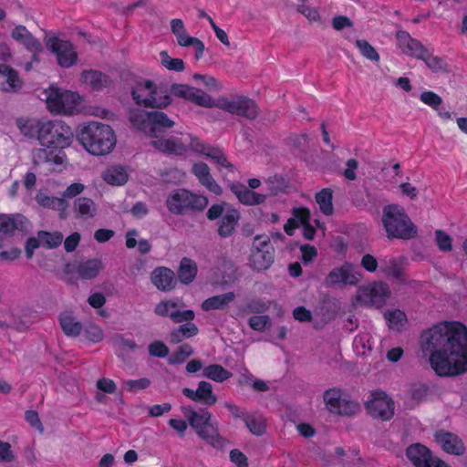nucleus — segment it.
<instances>
[{
    "label": "nucleus",
    "instance_id": "9d476101",
    "mask_svg": "<svg viewBox=\"0 0 467 467\" xmlns=\"http://www.w3.org/2000/svg\"><path fill=\"white\" fill-rule=\"evenodd\" d=\"M365 408L371 417L381 420H389L394 416V401L380 389L369 393Z\"/></svg>",
    "mask_w": 467,
    "mask_h": 467
},
{
    "label": "nucleus",
    "instance_id": "79ce46f5",
    "mask_svg": "<svg viewBox=\"0 0 467 467\" xmlns=\"http://www.w3.org/2000/svg\"><path fill=\"white\" fill-rule=\"evenodd\" d=\"M384 273L395 284H406L408 282L404 269L397 259L390 260Z\"/></svg>",
    "mask_w": 467,
    "mask_h": 467
},
{
    "label": "nucleus",
    "instance_id": "f257e3e1",
    "mask_svg": "<svg viewBox=\"0 0 467 467\" xmlns=\"http://www.w3.org/2000/svg\"><path fill=\"white\" fill-rule=\"evenodd\" d=\"M421 348L430 352L431 368L440 377L467 372V327L459 322L434 325L420 336Z\"/></svg>",
    "mask_w": 467,
    "mask_h": 467
},
{
    "label": "nucleus",
    "instance_id": "864d4df0",
    "mask_svg": "<svg viewBox=\"0 0 467 467\" xmlns=\"http://www.w3.org/2000/svg\"><path fill=\"white\" fill-rule=\"evenodd\" d=\"M61 102L59 110L70 111L75 106L79 104L80 97L75 92L65 90L62 95Z\"/></svg>",
    "mask_w": 467,
    "mask_h": 467
},
{
    "label": "nucleus",
    "instance_id": "13d9d810",
    "mask_svg": "<svg viewBox=\"0 0 467 467\" xmlns=\"http://www.w3.org/2000/svg\"><path fill=\"white\" fill-rule=\"evenodd\" d=\"M149 355L154 358H163L168 356L169 348L161 340L151 342L149 347Z\"/></svg>",
    "mask_w": 467,
    "mask_h": 467
},
{
    "label": "nucleus",
    "instance_id": "338daca9",
    "mask_svg": "<svg viewBox=\"0 0 467 467\" xmlns=\"http://www.w3.org/2000/svg\"><path fill=\"white\" fill-rule=\"evenodd\" d=\"M230 461L237 467H248V458L238 449L231 450L229 453Z\"/></svg>",
    "mask_w": 467,
    "mask_h": 467
},
{
    "label": "nucleus",
    "instance_id": "f704fd0d",
    "mask_svg": "<svg viewBox=\"0 0 467 467\" xmlns=\"http://www.w3.org/2000/svg\"><path fill=\"white\" fill-rule=\"evenodd\" d=\"M102 268V263L99 259H89L81 262L77 266V273L81 279L90 280L97 277Z\"/></svg>",
    "mask_w": 467,
    "mask_h": 467
},
{
    "label": "nucleus",
    "instance_id": "603ef678",
    "mask_svg": "<svg viewBox=\"0 0 467 467\" xmlns=\"http://www.w3.org/2000/svg\"><path fill=\"white\" fill-rule=\"evenodd\" d=\"M359 410V404L355 400H350L343 398L341 400L338 409L334 412V414L342 415V416H352L356 414Z\"/></svg>",
    "mask_w": 467,
    "mask_h": 467
},
{
    "label": "nucleus",
    "instance_id": "bb28decb",
    "mask_svg": "<svg viewBox=\"0 0 467 467\" xmlns=\"http://www.w3.org/2000/svg\"><path fill=\"white\" fill-rule=\"evenodd\" d=\"M36 201L44 208L57 210L61 219H65L67 217L66 210L68 203L64 198L48 196L43 192H38L36 195Z\"/></svg>",
    "mask_w": 467,
    "mask_h": 467
},
{
    "label": "nucleus",
    "instance_id": "c9c22d12",
    "mask_svg": "<svg viewBox=\"0 0 467 467\" xmlns=\"http://www.w3.org/2000/svg\"><path fill=\"white\" fill-rule=\"evenodd\" d=\"M44 121L35 119H16V126L20 132L27 138H36L40 141L41 129Z\"/></svg>",
    "mask_w": 467,
    "mask_h": 467
},
{
    "label": "nucleus",
    "instance_id": "6e6552de",
    "mask_svg": "<svg viewBox=\"0 0 467 467\" xmlns=\"http://www.w3.org/2000/svg\"><path fill=\"white\" fill-rule=\"evenodd\" d=\"M208 108H218L233 115L244 117L248 119H254L257 118L259 109L252 99L245 96H232L220 97L213 99L211 97L210 105Z\"/></svg>",
    "mask_w": 467,
    "mask_h": 467
},
{
    "label": "nucleus",
    "instance_id": "f8f14e48",
    "mask_svg": "<svg viewBox=\"0 0 467 467\" xmlns=\"http://www.w3.org/2000/svg\"><path fill=\"white\" fill-rule=\"evenodd\" d=\"M389 296L390 290L388 284L383 281H378L368 285L359 287L357 299L366 306L381 307L386 304Z\"/></svg>",
    "mask_w": 467,
    "mask_h": 467
},
{
    "label": "nucleus",
    "instance_id": "423d86ee",
    "mask_svg": "<svg viewBox=\"0 0 467 467\" xmlns=\"http://www.w3.org/2000/svg\"><path fill=\"white\" fill-rule=\"evenodd\" d=\"M130 93L135 103L146 109H165L172 103L169 94L161 95L164 93L162 87L150 79L136 82Z\"/></svg>",
    "mask_w": 467,
    "mask_h": 467
},
{
    "label": "nucleus",
    "instance_id": "49530a36",
    "mask_svg": "<svg viewBox=\"0 0 467 467\" xmlns=\"http://www.w3.org/2000/svg\"><path fill=\"white\" fill-rule=\"evenodd\" d=\"M323 398L327 410L331 413H334L337 409H338V406L343 400L341 397V390L336 388L326 390Z\"/></svg>",
    "mask_w": 467,
    "mask_h": 467
},
{
    "label": "nucleus",
    "instance_id": "c85d7f7f",
    "mask_svg": "<svg viewBox=\"0 0 467 467\" xmlns=\"http://www.w3.org/2000/svg\"><path fill=\"white\" fill-rule=\"evenodd\" d=\"M83 81L88 84L93 90H101L111 84L109 76L97 70H85L82 72Z\"/></svg>",
    "mask_w": 467,
    "mask_h": 467
},
{
    "label": "nucleus",
    "instance_id": "f03ea898",
    "mask_svg": "<svg viewBox=\"0 0 467 467\" xmlns=\"http://www.w3.org/2000/svg\"><path fill=\"white\" fill-rule=\"evenodd\" d=\"M76 139L88 152L94 156L110 153L117 142L113 129L108 124L98 121L78 126Z\"/></svg>",
    "mask_w": 467,
    "mask_h": 467
},
{
    "label": "nucleus",
    "instance_id": "412c9836",
    "mask_svg": "<svg viewBox=\"0 0 467 467\" xmlns=\"http://www.w3.org/2000/svg\"><path fill=\"white\" fill-rule=\"evenodd\" d=\"M151 283L161 291H171L175 288L177 279L172 270L160 266L155 268L150 276Z\"/></svg>",
    "mask_w": 467,
    "mask_h": 467
},
{
    "label": "nucleus",
    "instance_id": "2eb2a0df",
    "mask_svg": "<svg viewBox=\"0 0 467 467\" xmlns=\"http://www.w3.org/2000/svg\"><path fill=\"white\" fill-rule=\"evenodd\" d=\"M361 277L359 272L355 271V266L351 263H344L340 267H336L326 277L325 283L327 286L341 285H356Z\"/></svg>",
    "mask_w": 467,
    "mask_h": 467
},
{
    "label": "nucleus",
    "instance_id": "aec40b11",
    "mask_svg": "<svg viewBox=\"0 0 467 467\" xmlns=\"http://www.w3.org/2000/svg\"><path fill=\"white\" fill-rule=\"evenodd\" d=\"M406 456L415 467H431L433 463L431 450L421 443L410 445L406 450Z\"/></svg>",
    "mask_w": 467,
    "mask_h": 467
},
{
    "label": "nucleus",
    "instance_id": "ddd939ff",
    "mask_svg": "<svg viewBox=\"0 0 467 467\" xmlns=\"http://www.w3.org/2000/svg\"><path fill=\"white\" fill-rule=\"evenodd\" d=\"M162 91H164L162 95L167 93L171 97L172 95L203 108H208L211 101L209 94L187 84L174 83L169 89L162 88Z\"/></svg>",
    "mask_w": 467,
    "mask_h": 467
},
{
    "label": "nucleus",
    "instance_id": "6ab92c4d",
    "mask_svg": "<svg viewBox=\"0 0 467 467\" xmlns=\"http://www.w3.org/2000/svg\"><path fill=\"white\" fill-rule=\"evenodd\" d=\"M434 438L447 453L460 456L465 452L462 441L452 432L439 430L435 432Z\"/></svg>",
    "mask_w": 467,
    "mask_h": 467
},
{
    "label": "nucleus",
    "instance_id": "473e14b6",
    "mask_svg": "<svg viewBox=\"0 0 467 467\" xmlns=\"http://www.w3.org/2000/svg\"><path fill=\"white\" fill-rule=\"evenodd\" d=\"M199 333L197 326L188 322L172 329L169 334V341L171 344H179L186 338L196 336Z\"/></svg>",
    "mask_w": 467,
    "mask_h": 467
},
{
    "label": "nucleus",
    "instance_id": "052dcab7",
    "mask_svg": "<svg viewBox=\"0 0 467 467\" xmlns=\"http://www.w3.org/2000/svg\"><path fill=\"white\" fill-rule=\"evenodd\" d=\"M420 99L426 105L438 110L442 103V99L433 91H424L420 94Z\"/></svg>",
    "mask_w": 467,
    "mask_h": 467
},
{
    "label": "nucleus",
    "instance_id": "a19ab883",
    "mask_svg": "<svg viewBox=\"0 0 467 467\" xmlns=\"http://www.w3.org/2000/svg\"><path fill=\"white\" fill-rule=\"evenodd\" d=\"M332 200L333 191L330 188L322 189L316 194V202L325 215H331L334 212Z\"/></svg>",
    "mask_w": 467,
    "mask_h": 467
},
{
    "label": "nucleus",
    "instance_id": "680f3d73",
    "mask_svg": "<svg viewBox=\"0 0 467 467\" xmlns=\"http://www.w3.org/2000/svg\"><path fill=\"white\" fill-rule=\"evenodd\" d=\"M170 317L174 323H182L183 321H186V323H188L192 322L194 319L195 314L192 310L190 309L183 311L176 310L171 312Z\"/></svg>",
    "mask_w": 467,
    "mask_h": 467
},
{
    "label": "nucleus",
    "instance_id": "cd10ccee",
    "mask_svg": "<svg viewBox=\"0 0 467 467\" xmlns=\"http://www.w3.org/2000/svg\"><path fill=\"white\" fill-rule=\"evenodd\" d=\"M65 153L62 150L41 148L34 151V163L50 162L55 165H61L65 160Z\"/></svg>",
    "mask_w": 467,
    "mask_h": 467
},
{
    "label": "nucleus",
    "instance_id": "0eeeda50",
    "mask_svg": "<svg viewBox=\"0 0 467 467\" xmlns=\"http://www.w3.org/2000/svg\"><path fill=\"white\" fill-rule=\"evenodd\" d=\"M40 130V144L47 149L64 150L76 136L67 123L58 119L44 121Z\"/></svg>",
    "mask_w": 467,
    "mask_h": 467
},
{
    "label": "nucleus",
    "instance_id": "774afa93",
    "mask_svg": "<svg viewBox=\"0 0 467 467\" xmlns=\"http://www.w3.org/2000/svg\"><path fill=\"white\" fill-rule=\"evenodd\" d=\"M25 418L26 422L39 431L41 433L44 431L43 424L38 417V413L36 410H28L25 412Z\"/></svg>",
    "mask_w": 467,
    "mask_h": 467
},
{
    "label": "nucleus",
    "instance_id": "ea45409f",
    "mask_svg": "<svg viewBox=\"0 0 467 467\" xmlns=\"http://www.w3.org/2000/svg\"><path fill=\"white\" fill-rule=\"evenodd\" d=\"M202 375L216 382H223L231 378L232 373L222 365L212 364L203 368Z\"/></svg>",
    "mask_w": 467,
    "mask_h": 467
},
{
    "label": "nucleus",
    "instance_id": "4c0bfd02",
    "mask_svg": "<svg viewBox=\"0 0 467 467\" xmlns=\"http://www.w3.org/2000/svg\"><path fill=\"white\" fill-rule=\"evenodd\" d=\"M0 75L6 78V83L9 88H4L5 91L16 92L22 88L23 81L19 78L18 72L10 66L0 64Z\"/></svg>",
    "mask_w": 467,
    "mask_h": 467
},
{
    "label": "nucleus",
    "instance_id": "4be33fe9",
    "mask_svg": "<svg viewBox=\"0 0 467 467\" xmlns=\"http://www.w3.org/2000/svg\"><path fill=\"white\" fill-rule=\"evenodd\" d=\"M192 172L197 177L200 183L205 186L210 192L216 195L222 194V188L212 177L210 168L205 162L200 161L194 163L192 168Z\"/></svg>",
    "mask_w": 467,
    "mask_h": 467
},
{
    "label": "nucleus",
    "instance_id": "dca6fc26",
    "mask_svg": "<svg viewBox=\"0 0 467 467\" xmlns=\"http://www.w3.org/2000/svg\"><path fill=\"white\" fill-rule=\"evenodd\" d=\"M150 144L157 150L169 155L181 156L187 151L185 141L175 136L166 138L162 134L151 140Z\"/></svg>",
    "mask_w": 467,
    "mask_h": 467
},
{
    "label": "nucleus",
    "instance_id": "c756f323",
    "mask_svg": "<svg viewBox=\"0 0 467 467\" xmlns=\"http://www.w3.org/2000/svg\"><path fill=\"white\" fill-rule=\"evenodd\" d=\"M59 325L64 334L70 337H77L81 334L83 326L77 321L71 313L64 312L59 315Z\"/></svg>",
    "mask_w": 467,
    "mask_h": 467
},
{
    "label": "nucleus",
    "instance_id": "58836bf2",
    "mask_svg": "<svg viewBox=\"0 0 467 467\" xmlns=\"http://www.w3.org/2000/svg\"><path fill=\"white\" fill-rule=\"evenodd\" d=\"M244 422L249 431L255 436H262L266 431L265 420L259 414H247L246 417L244 418Z\"/></svg>",
    "mask_w": 467,
    "mask_h": 467
},
{
    "label": "nucleus",
    "instance_id": "393cba45",
    "mask_svg": "<svg viewBox=\"0 0 467 467\" xmlns=\"http://www.w3.org/2000/svg\"><path fill=\"white\" fill-rule=\"evenodd\" d=\"M11 36L14 40L22 44L28 51H43L40 41L36 39L25 26H16L11 33Z\"/></svg>",
    "mask_w": 467,
    "mask_h": 467
},
{
    "label": "nucleus",
    "instance_id": "7ed1b4c3",
    "mask_svg": "<svg viewBox=\"0 0 467 467\" xmlns=\"http://www.w3.org/2000/svg\"><path fill=\"white\" fill-rule=\"evenodd\" d=\"M182 411L200 439L215 449L224 448L227 441L221 436L218 422L213 420L212 413L206 408H200L196 410L192 406H182Z\"/></svg>",
    "mask_w": 467,
    "mask_h": 467
},
{
    "label": "nucleus",
    "instance_id": "a18cd8bd",
    "mask_svg": "<svg viewBox=\"0 0 467 467\" xmlns=\"http://www.w3.org/2000/svg\"><path fill=\"white\" fill-rule=\"evenodd\" d=\"M193 348L191 345L185 343L181 345L169 358L170 365H178L183 363L189 357L193 355Z\"/></svg>",
    "mask_w": 467,
    "mask_h": 467
},
{
    "label": "nucleus",
    "instance_id": "7c9ffc66",
    "mask_svg": "<svg viewBox=\"0 0 467 467\" xmlns=\"http://www.w3.org/2000/svg\"><path fill=\"white\" fill-rule=\"evenodd\" d=\"M102 179L110 185H124L129 180V174L125 167L112 165L102 173Z\"/></svg>",
    "mask_w": 467,
    "mask_h": 467
},
{
    "label": "nucleus",
    "instance_id": "20e7f679",
    "mask_svg": "<svg viewBox=\"0 0 467 467\" xmlns=\"http://www.w3.org/2000/svg\"><path fill=\"white\" fill-rule=\"evenodd\" d=\"M383 227L389 240H411L418 235V227L413 223L405 209L396 203L383 207Z\"/></svg>",
    "mask_w": 467,
    "mask_h": 467
},
{
    "label": "nucleus",
    "instance_id": "a878e982",
    "mask_svg": "<svg viewBox=\"0 0 467 467\" xmlns=\"http://www.w3.org/2000/svg\"><path fill=\"white\" fill-rule=\"evenodd\" d=\"M240 220V213L237 209L228 208L226 213L222 217L218 227V234L222 238H227L234 234L235 226Z\"/></svg>",
    "mask_w": 467,
    "mask_h": 467
},
{
    "label": "nucleus",
    "instance_id": "0e129e2a",
    "mask_svg": "<svg viewBox=\"0 0 467 467\" xmlns=\"http://www.w3.org/2000/svg\"><path fill=\"white\" fill-rule=\"evenodd\" d=\"M85 336L89 341L97 343L103 339V331L99 326L89 324L85 328Z\"/></svg>",
    "mask_w": 467,
    "mask_h": 467
},
{
    "label": "nucleus",
    "instance_id": "4d7b16f0",
    "mask_svg": "<svg viewBox=\"0 0 467 467\" xmlns=\"http://www.w3.org/2000/svg\"><path fill=\"white\" fill-rule=\"evenodd\" d=\"M150 380L147 378L140 379H128L122 382L123 389L130 392H136L138 390L145 389L150 385Z\"/></svg>",
    "mask_w": 467,
    "mask_h": 467
},
{
    "label": "nucleus",
    "instance_id": "69168bd1",
    "mask_svg": "<svg viewBox=\"0 0 467 467\" xmlns=\"http://www.w3.org/2000/svg\"><path fill=\"white\" fill-rule=\"evenodd\" d=\"M300 251L302 253V262L305 265H308L317 257V250L315 246L310 244H301L300 245Z\"/></svg>",
    "mask_w": 467,
    "mask_h": 467
},
{
    "label": "nucleus",
    "instance_id": "e433bc0d",
    "mask_svg": "<svg viewBox=\"0 0 467 467\" xmlns=\"http://www.w3.org/2000/svg\"><path fill=\"white\" fill-rule=\"evenodd\" d=\"M74 212L77 218H92L97 213V206L92 199L78 197L74 201Z\"/></svg>",
    "mask_w": 467,
    "mask_h": 467
},
{
    "label": "nucleus",
    "instance_id": "37998d69",
    "mask_svg": "<svg viewBox=\"0 0 467 467\" xmlns=\"http://www.w3.org/2000/svg\"><path fill=\"white\" fill-rule=\"evenodd\" d=\"M37 236L41 244L47 249L58 247L63 241V234L60 232L39 231Z\"/></svg>",
    "mask_w": 467,
    "mask_h": 467
},
{
    "label": "nucleus",
    "instance_id": "5701e85b",
    "mask_svg": "<svg viewBox=\"0 0 467 467\" xmlns=\"http://www.w3.org/2000/svg\"><path fill=\"white\" fill-rule=\"evenodd\" d=\"M275 262V249H252L249 265L256 271H265Z\"/></svg>",
    "mask_w": 467,
    "mask_h": 467
},
{
    "label": "nucleus",
    "instance_id": "a211bd4d",
    "mask_svg": "<svg viewBox=\"0 0 467 467\" xmlns=\"http://www.w3.org/2000/svg\"><path fill=\"white\" fill-rule=\"evenodd\" d=\"M182 394L190 400L205 406H212L217 402V397L213 392V386L207 381H200L196 390L183 388Z\"/></svg>",
    "mask_w": 467,
    "mask_h": 467
},
{
    "label": "nucleus",
    "instance_id": "72a5a7b5",
    "mask_svg": "<svg viewBox=\"0 0 467 467\" xmlns=\"http://www.w3.org/2000/svg\"><path fill=\"white\" fill-rule=\"evenodd\" d=\"M198 272L197 264L191 258L183 257L178 269V279L183 285L191 284Z\"/></svg>",
    "mask_w": 467,
    "mask_h": 467
},
{
    "label": "nucleus",
    "instance_id": "f3484780",
    "mask_svg": "<svg viewBox=\"0 0 467 467\" xmlns=\"http://www.w3.org/2000/svg\"><path fill=\"white\" fill-rule=\"evenodd\" d=\"M396 38L404 54L417 59L424 58L423 56L428 49L418 39L412 38L407 31L399 30L396 33Z\"/></svg>",
    "mask_w": 467,
    "mask_h": 467
},
{
    "label": "nucleus",
    "instance_id": "6e6d98bb",
    "mask_svg": "<svg viewBox=\"0 0 467 467\" xmlns=\"http://www.w3.org/2000/svg\"><path fill=\"white\" fill-rule=\"evenodd\" d=\"M47 103L50 108L59 110V105L62 103L61 99L64 91L57 87H50L47 91Z\"/></svg>",
    "mask_w": 467,
    "mask_h": 467
},
{
    "label": "nucleus",
    "instance_id": "09e8293b",
    "mask_svg": "<svg viewBox=\"0 0 467 467\" xmlns=\"http://www.w3.org/2000/svg\"><path fill=\"white\" fill-rule=\"evenodd\" d=\"M265 183L267 185L270 195H277L280 192H283L288 186V181L284 176L279 174L269 177L265 181Z\"/></svg>",
    "mask_w": 467,
    "mask_h": 467
},
{
    "label": "nucleus",
    "instance_id": "1a4fd4ad",
    "mask_svg": "<svg viewBox=\"0 0 467 467\" xmlns=\"http://www.w3.org/2000/svg\"><path fill=\"white\" fill-rule=\"evenodd\" d=\"M166 205L173 214H183L187 211H202L208 205V199L203 195H196L186 189H178L167 198Z\"/></svg>",
    "mask_w": 467,
    "mask_h": 467
},
{
    "label": "nucleus",
    "instance_id": "bf43d9fd",
    "mask_svg": "<svg viewBox=\"0 0 467 467\" xmlns=\"http://www.w3.org/2000/svg\"><path fill=\"white\" fill-rule=\"evenodd\" d=\"M293 146L303 156H306L308 151L309 137L306 133L301 135H293L290 137Z\"/></svg>",
    "mask_w": 467,
    "mask_h": 467
},
{
    "label": "nucleus",
    "instance_id": "de8ad7c7",
    "mask_svg": "<svg viewBox=\"0 0 467 467\" xmlns=\"http://www.w3.org/2000/svg\"><path fill=\"white\" fill-rule=\"evenodd\" d=\"M161 64L162 67L171 71L182 72L185 69V65L181 58H172L169 56L166 50L160 52Z\"/></svg>",
    "mask_w": 467,
    "mask_h": 467
},
{
    "label": "nucleus",
    "instance_id": "8fccbe9b",
    "mask_svg": "<svg viewBox=\"0 0 467 467\" xmlns=\"http://www.w3.org/2000/svg\"><path fill=\"white\" fill-rule=\"evenodd\" d=\"M356 46L366 58L374 62L379 61V53L367 40L358 39L356 40Z\"/></svg>",
    "mask_w": 467,
    "mask_h": 467
},
{
    "label": "nucleus",
    "instance_id": "e2e57ef3",
    "mask_svg": "<svg viewBox=\"0 0 467 467\" xmlns=\"http://www.w3.org/2000/svg\"><path fill=\"white\" fill-rule=\"evenodd\" d=\"M269 306L266 302L262 299H253L246 304L245 309L249 313L253 314H263L266 312Z\"/></svg>",
    "mask_w": 467,
    "mask_h": 467
},
{
    "label": "nucleus",
    "instance_id": "9b49d317",
    "mask_svg": "<svg viewBox=\"0 0 467 467\" xmlns=\"http://www.w3.org/2000/svg\"><path fill=\"white\" fill-rule=\"evenodd\" d=\"M32 229V223L22 213L0 214V242L6 237L20 234L26 235ZM2 244H0V247Z\"/></svg>",
    "mask_w": 467,
    "mask_h": 467
},
{
    "label": "nucleus",
    "instance_id": "3c124183",
    "mask_svg": "<svg viewBox=\"0 0 467 467\" xmlns=\"http://www.w3.org/2000/svg\"><path fill=\"white\" fill-rule=\"evenodd\" d=\"M271 318L266 315L253 316L248 319L249 327L255 331L263 332L271 327Z\"/></svg>",
    "mask_w": 467,
    "mask_h": 467
},
{
    "label": "nucleus",
    "instance_id": "c03bdc74",
    "mask_svg": "<svg viewBox=\"0 0 467 467\" xmlns=\"http://www.w3.org/2000/svg\"><path fill=\"white\" fill-rule=\"evenodd\" d=\"M424 58L420 60L424 61L426 66L434 73L437 72H449L448 65L446 61L440 57L433 56L429 52H426Z\"/></svg>",
    "mask_w": 467,
    "mask_h": 467
},
{
    "label": "nucleus",
    "instance_id": "39448f33",
    "mask_svg": "<svg viewBox=\"0 0 467 467\" xmlns=\"http://www.w3.org/2000/svg\"><path fill=\"white\" fill-rule=\"evenodd\" d=\"M162 109H132L129 112V119L133 128L144 132L150 138H159L166 130L171 129L175 122L161 111Z\"/></svg>",
    "mask_w": 467,
    "mask_h": 467
},
{
    "label": "nucleus",
    "instance_id": "2f4dec72",
    "mask_svg": "<svg viewBox=\"0 0 467 467\" xmlns=\"http://www.w3.org/2000/svg\"><path fill=\"white\" fill-rule=\"evenodd\" d=\"M235 298L234 292H228L223 295L214 296L205 299L202 304L203 311H212L215 309H226L231 302Z\"/></svg>",
    "mask_w": 467,
    "mask_h": 467
},
{
    "label": "nucleus",
    "instance_id": "4468645a",
    "mask_svg": "<svg viewBox=\"0 0 467 467\" xmlns=\"http://www.w3.org/2000/svg\"><path fill=\"white\" fill-rule=\"evenodd\" d=\"M46 46L51 53L57 56L60 67L67 68L76 64L78 54L70 41L52 36L46 41Z\"/></svg>",
    "mask_w": 467,
    "mask_h": 467
},
{
    "label": "nucleus",
    "instance_id": "5fc2aeb1",
    "mask_svg": "<svg viewBox=\"0 0 467 467\" xmlns=\"http://www.w3.org/2000/svg\"><path fill=\"white\" fill-rule=\"evenodd\" d=\"M435 242L441 252H451L452 249L451 237L442 230L435 231Z\"/></svg>",
    "mask_w": 467,
    "mask_h": 467
},
{
    "label": "nucleus",
    "instance_id": "b1692460",
    "mask_svg": "<svg viewBox=\"0 0 467 467\" xmlns=\"http://www.w3.org/2000/svg\"><path fill=\"white\" fill-rule=\"evenodd\" d=\"M230 188L239 202L244 205L261 204L266 199L265 194L257 193L240 182L232 183Z\"/></svg>",
    "mask_w": 467,
    "mask_h": 467
}]
</instances>
